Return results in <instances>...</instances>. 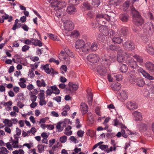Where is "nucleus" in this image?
<instances>
[{
  "instance_id": "obj_1",
  "label": "nucleus",
  "mask_w": 154,
  "mask_h": 154,
  "mask_svg": "<svg viewBox=\"0 0 154 154\" xmlns=\"http://www.w3.org/2000/svg\"><path fill=\"white\" fill-rule=\"evenodd\" d=\"M74 56L73 53L67 47L64 48V51H62L59 54V59L62 61L65 60L66 64H69L70 59L69 57H73Z\"/></svg>"
},
{
  "instance_id": "obj_2",
  "label": "nucleus",
  "mask_w": 154,
  "mask_h": 154,
  "mask_svg": "<svg viewBox=\"0 0 154 154\" xmlns=\"http://www.w3.org/2000/svg\"><path fill=\"white\" fill-rule=\"evenodd\" d=\"M90 42H88L86 44L83 40L79 39L77 40L75 43V46L76 49H82V51L87 53L90 51Z\"/></svg>"
},
{
  "instance_id": "obj_3",
  "label": "nucleus",
  "mask_w": 154,
  "mask_h": 154,
  "mask_svg": "<svg viewBox=\"0 0 154 154\" xmlns=\"http://www.w3.org/2000/svg\"><path fill=\"white\" fill-rule=\"evenodd\" d=\"M51 2V5L52 7H55L56 8L61 9L63 7H65L66 5V3L64 1L61 2V0H48Z\"/></svg>"
},
{
  "instance_id": "obj_4",
  "label": "nucleus",
  "mask_w": 154,
  "mask_h": 154,
  "mask_svg": "<svg viewBox=\"0 0 154 154\" xmlns=\"http://www.w3.org/2000/svg\"><path fill=\"white\" fill-rule=\"evenodd\" d=\"M73 23L69 20L65 21L63 23V27L65 30L68 31L72 30L74 29Z\"/></svg>"
},
{
  "instance_id": "obj_5",
  "label": "nucleus",
  "mask_w": 154,
  "mask_h": 154,
  "mask_svg": "<svg viewBox=\"0 0 154 154\" xmlns=\"http://www.w3.org/2000/svg\"><path fill=\"white\" fill-rule=\"evenodd\" d=\"M87 59L91 63H97L99 61V57L97 54H91L88 55Z\"/></svg>"
},
{
  "instance_id": "obj_6",
  "label": "nucleus",
  "mask_w": 154,
  "mask_h": 154,
  "mask_svg": "<svg viewBox=\"0 0 154 154\" xmlns=\"http://www.w3.org/2000/svg\"><path fill=\"white\" fill-rule=\"evenodd\" d=\"M123 46L125 49L132 51L134 49L135 47L133 42L131 41H128L123 44Z\"/></svg>"
},
{
  "instance_id": "obj_7",
  "label": "nucleus",
  "mask_w": 154,
  "mask_h": 154,
  "mask_svg": "<svg viewBox=\"0 0 154 154\" xmlns=\"http://www.w3.org/2000/svg\"><path fill=\"white\" fill-rule=\"evenodd\" d=\"M98 73L101 76H104L106 75L107 70L105 66L102 65L98 66L96 68Z\"/></svg>"
},
{
  "instance_id": "obj_8",
  "label": "nucleus",
  "mask_w": 154,
  "mask_h": 154,
  "mask_svg": "<svg viewBox=\"0 0 154 154\" xmlns=\"http://www.w3.org/2000/svg\"><path fill=\"white\" fill-rule=\"evenodd\" d=\"M18 120L17 119H13L11 120L6 119L3 122L6 125L9 127H11L13 124H16L18 122Z\"/></svg>"
},
{
  "instance_id": "obj_9",
  "label": "nucleus",
  "mask_w": 154,
  "mask_h": 154,
  "mask_svg": "<svg viewBox=\"0 0 154 154\" xmlns=\"http://www.w3.org/2000/svg\"><path fill=\"white\" fill-rule=\"evenodd\" d=\"M131 13L133 15V19L141 17L139 12L136 10L134 5L132 6L131 7Z\"/></svg>"
},
{
  "instance_id": "obj_10",
  "label": "nucleus",
  "mask_w": 154,
  "mask_h": 154,
  "mask_svg": "<svg viewBox=\"0 0 154 154\" xmlns=\"http://www.w3.org/2000/svg\"><path fill=\"white\" fill-rule=\"evenodd\" d=\"M133 19L134 23L137 26H141L144 22V20L141 16Z\"/></svg>"
},
{
  "instance_id": "obj_11",
  "label": "nucleus",
  "mask_w": 154,
  "mask_h": 154,
  "mask_svg": "<svg viewBox=\"0 0 154 154\" xmlns=\"http://www.w3.org/2000/svg\"><path fill=\"white\" fill-rule=\"evenodd\" d=\"M99 30L104 35L107 36L109 34V29L107 27L105 26L102 25L100 26Z\"/></svg>"
},
{
  "instance_id": "obj_12",
  "label": "nucleus",
  "mask_w": 154,
  "mask_h": 154,
  "mask_svg": "<svg viewBox=\"0 0 154 154\" xmlns=\"http://www.w3.org/2000/svg\"><path fill=\"white\" fill-rule=\"evenodd\" d=\"M69 87L66 88L67 91H69L71 92H72L73 91H76L78 88V85L73 84L72 83L69 82L68 84Z\"/></svg>"
},
{
  "instance_id": "obj_13",
  "label": "nucleus",
  "mask_w": 154,
  "mask_h": 154,
  "mask_svg": "<svg viewBox=\"0 0 154 154\" xmlns=\"http://www.w3.org/2000/svg\"><path fill=\"white\" fill-rule=\"evenodd\" d=\"M126 105L127 108L130 110H134L138 107V105L137 104L131 101L128 102Z\"/></svg>"
},
{
  "instance_id": "obj_14",
  "label": "nucleus",
  "mask_w": 154,
  "mask_h": 154,
  "mask_svg": "<svg viewBox=\"0 0 154 154\" xmlns=\"http://www.w3.org/2000/svg\"><path fill=\"white\" fill-rule=\"evenodd\" d=\"M132 115L135 118V120L136 121H141L142 120L141 113L138 111H135L133 112Z\"/></svg>"
},
{
  "instance_id": "obj_15",
  "label": "nucleus",
  "mask_w": 154,
  "mask_h": 154,
  "mask_svg": "<svg viewBox=\"0 0 154 154\" xmlns=\"http://www.w3.org/2000/svg\"><path fill=\"white\" fill-rule=\"evenodd\" d=\"M87 91V98L88 100V103L89 105H91L92 104L93 94L89 89H88Z\"/></svg>"
},
{
  "instance_id": "obj_16",
  "label": "nucleus",
  "mask_w": 154,
  "mask_h": 154,
  "mask_svg": "<svg viewBox=\"0 0 154 154\" xmlns=\"http://www.w3.org/2000/svg\"><path fill=\"white\" fill-rule=\"evenodd\" d=\"M139 72L142 74L143 76L145 78L150 80H154V78L152 76H151L143 69H139Z\"/></svg>"
},
{
  "instance_id": "obj_17",
  "label": "nucleus",
  "mask_w": 154,
  "mask_h": 154,
  "mask_svg": "<svg viewBox=\"0 0 154 154\" xmlns=\"http://www.w3.org/2000/svg\"><path fill=\"white\" fill-rule=\"evenodd\" d=\"M118 54L126 58H128L131 56V54L127 53V52L124 51L120 48L118 51Z\"/></svg>"
},
{
  "instance_id": "obj_18",
  "label": "nucleus",
  "mask_w": 154,
  "mask_h": 154,
  "mask_svg": "<svg viewBox=\"0 0 154 154\" xmlns=\"http://www.w3.org/2000/svg\"><path fill=\"white\" fill-rule=\"evenodd\" d=\"M135 82L137 85L139 87H143L145 83L144 80L141 78H138L136 79Z\"/></svg>"
},
{
  "instance_id": "obj_19",
  "label": "nucleus",
  "mask_w": 154,
  "mask_h": 154,
  "mask_svg": "<svg viewBox=\"0 0 154 154\" xmlns=\"http://www.w3.org/2000/svg\"><path fill=\"white\" fill-rule=\"evenodd\" d=\"M119 96L121 100L122 101H125L128 97V94L126 91L122 90L119 92Z\"/></svg>"
},
{
  "instance_id": "obj_20",
  "label": "nucleus",
  "mask_w": 154,
  "mask_h": 154,
  "mask_svg": "<svg viewBox=\"0 0 154 154\" xmlns=\"http://www.w3.org/2000/svg\"><path fill=\"white\" fill-rule=\"evenodd\" d=\"M145 67L146 68L151 72L154 71V65L151 62H148L145 64Z\"/></svg>"
},
{
  "instance_id": "obj_21",
  "label": "nucleus",
  "mask_w": 154,
  "mask_h": 154,
  "mask_svg": "<svg viewBox=\"0 0 154 154\" xmlns=\"http://www.w3.org/2000/svg\"><path fill=\"white\" fill-rule=\"evenodd\" d=\"M76 11V8L73 6H69L67 7L66 11L69 14H74Z\"/></svg>"
},
{
  "instance_id": "obj_22",
  "label": "nucleus",
  "mask_w": 154,
  "mask_h": 154,
  "mask_svg": "<svg viewBox=\"0 0 154 154\" xmlns=\"http://www.w3.org/2000/svg\"><path fill=\"white\" fill-rule=\"evenodd\" d=\"M81 108L82 112L83 114H84L88 112V106L87 104L85 103H82L81 105Z\"/></svg>"
},
{
  "instance_id": "obj_23",
  "label": "nucleus",
  "mask_w": 154,
  "mask_h": 154,
  "mask_svg": "<svg viewBox=\"0 0 154 154\" xmlns=\"http://www.w3.org/2000/svg\"><path fill=\"white\" fill-rule=\"evenodd\" d=\"M128 66L133 68H136L138 66L136 62L134 59H131L128 61Z\"/></svg>"
},
{
  "instance_id": "obj_24",
  "label": "nucleus",
  "mask_w": 154,
  "mask_h": 154,
  "mask_svg": "<svg viewBox=\"0 0 154 154\" xmlns=\"http://www.w3.org/2000/svg\"><path fill=\"white\" fill-rule=\"evenodd\" d=\"M137 126L141 131H145L147 129V126L143 123H140L137 125Z\"/></svg>"
},
{
  "instance_id": "obj_25",
  "label": "nucleus",
  "mask_w": 154,
  "mask_h": 154,
  "mask_svg": "<svg viewBox=\"0 0 154 154\" xmlns=\"http://www.w3.org/2000/svg\"><path fill=\"white\" fill-rule=\"evenodd\" d=\"M129 17V15L126 14H121L119 16L120 19L123 22H127Z\"/></svg>"
},
{
  "instance_id": "obj_26",
  "label": "nucleus",
  "mask_w": 154,
  "mask_h": 154,
  "mask_svg": "<svg viewBox=\"0 0 154 154\" xmlns=\"http://www.w3.org/2000/svg\"><path fill=\"white\" fill-rule=\"evenodd\" d=\"M120 47L119 45H110L108 47V49L112 51H118Z\"/></svg>"
},
{
  "instance_id": "obj_27",
  "label": "nucleus",
  "mask_w": 154,
  "mask_h": 154,
  "mask_svg": "<svg viewBox=\"0 0 154 154\" xmlns=\"http://www.w3.org/2000/svg\"><path fill=\"white\" fill-rule=\"evenodd\" d=\"M119 32L120 35L125 36L128 34V28L126 27H123L119 30Z\"/></svg>"
},
{
  "instance_id": "obj_28",
  "label": "nucleus",
  "mask_w": 154,
  "mask_h": 154,
  "mask_svg": "<svg viewBox=\"0 0 154 154\" xmlns=\"http://www.w3.org/2000/svg\"><path fill=\"white\" fill-rule=\"evenodd\" d=\"M36 83L37 86L38 87H45L46 86V83L43 79L37 80Z\"/></svg>"
},
{
  "instance_id": "obj_29",
  "label": "nucleus",
  "mask_w": 154,
  "mask_h": 154,
  "mask_svg": "<svg viewBox=\"0 0 154 154\" xmlns=\"http://www.w3.org/2000/svg\"><path fill=\"white\" fill-rule=\"evenodd\" d=\"M122 39L119 37L114 36L112 38V41L114 42H115L118 44H120L122 42Z\"/></svg>"
},
{
  "instance_id": "obj_30",
  "label": "nucleus",
  "mask_w": 154,
  "mask_h": 154,
  "mask_svg": "<svg viewBox=\"0 0 154 154\" xmlns=\"http://www.w3.org/2000/svg\"><path fill=\"white\" fill-rule=\"evenodd\" d=\"M128 69L126 65L123 64H121L119 68L120 71L122 73L126 72Z\"/></svg>"
},
{
  "instance_id": "obj_31",
  "label": "nucleus",
  "mask_w": 154,
  "mask_h": 154,
  "mask_svg": "<svg viewBox=\"0 0 154 154\" xmlns=\"http://www.w3.org/2000/svg\"><path fill=\"white\" fill-rule=\"evenodd\" d=\"M90 45V50H91V51H96L98 48V45L95 42L93 43L92 44Z\"/></svg>"
},
{
  "instance_id": "obj_32",
  "label": "nucleus",
  "mask_w": 154,
  "mask_h": 154,
  "mask_svg": "<svg viewBox=\"0 0 154 154\" xmlns=\"http://www.w3.org/2000/svg\"><path fill=\"white\" fill-rule=\"evenodd\" d=\"M101 63L108 66L110 64L111 61L109 59L104 57L102 59Z\"/></svg>"
},
{
  "instance_id": "obj_33",
  "label": "nucleus",
  "mask_w": 154,
  "mask_h": 154,
  "mask_svg": "<svg viewBox=\"0 0 154 154\" xmlns=\"http://www.w3.org/2000/svg\"><path fill=\"white\" fill-rule=\"evenodd\" d=\"M127 75L130 77L129 79L131 82L132 84H134L136 80V76L134 74H132L130 72H128L127 73Z\"/></svg>"
},
{
  "instance_id": "obj_34",
  "label": "nucleus",
  "mask_w": 154,
  "mask_h": 154,
  "mask_svg": "<svg viewBox=\"0 0 154 154\" xmlns=\"http://www.w3.org/2000/svg\"><path fill=\"white\" fill-rule=\"evenodd\" d=\"M147 52L150 54L153 55L154 54V49L150 45H147L146 47Z\"/></svg>"
},
{
  "instance_id": "obj_35",
  "label": "nucleus",
  "mask_w": 154,
  "mask_h": 154,
  "mask_svg": "<svg viewBox=\"0 0 154 154\" xmlns=\"http://www.w3.org/2000/svg\"><path fill=\"white\" fill-rule=\"evenodd\" d=\"M32 44H33V45H34L38 46L39 47H41L42 46V43L39 40L32 38Z\"/></svg>"
},
{
  "instance_id": "obj_36",
  "label": "nucleus",
  "mask_w": 154,
  "mask_h": 154,
  "mask_svg": "<svg viewBox=\"0 0 154 154\" xmlns=\"http://www.w3.org/2000/svg\"><path fill=\"white\" fill-rule=\"evenodd\" d=\"M100 3V0H92V5L94 7H97Z\"/></svg>"
},
{
  "instance_id": "obj_37",
  "label": "nucleus",
  "mask_w": 154,
  "mask_h": 154,
  "mask_svg": "<svg viewBox=\"0 0 154 154\" xmlns=\"http://www.w3.org/2000/svg\"><path fill=\"white\" fill-rule=\"evenodd\" d=\"M106 17H107V15H103L101 14H98L97 15L96 17L97 19L99 21L102 19H106Z\"/></svg>"
},
{
  "instance_id": "obj_38",
  "label": "nucleus",
  "mask_w": 154,
  "mask_h": 154,
  "mask_svg": "<svg viewBox=\"0 0 154 154\" xmlns=\"http://www.w3.org/2000/svg\"><path fill=\"white\" fill-rule=\"evenodd\" d=\"M0 154H7L9 151L5 147H2L0 148Z\"/></svg>"
},
{
  "instance_id": "obj_39",
  "label": "nucleus",
  "mask_w": 154,
  "mask_h": 154,
  "mask_svg": "<svg viewBox=\"0 0 154 154\" xmlns=\"http://www.w3.org/2000/svg\"><path fill=\"white\" fill-rule=\"evenodd\" d=\"M109 20H110V18L109 17L107 16V17H106V19H102L99 20V21L100 24H105L106 21H109Z\"/></svg>"
},
{
  "instance_id": "obj_40",
  "label": "nucleus",
  "mask_w": 154,
  "mask_h": 154,
  "mask_svg": "<svg viewBox=\"0 0 154 154\" xmlns=\"http://www.w3.org/2000/svg\"><path fill=\"white\" fill-rule=\"evenodd\" d=\"M148 26V29H149L152 32H154V26L152 23H149Z\"/></svg>"
},
{
  "instance_id": "obj_41",
  "label": "nucleus",
  "mask_w": 154,
  "mask_h": 154,
  "mask_svg": "<svg viewBox=\"0 0 154 154\" xmlns=\"http://www.w3.org/2000/svg\"><path fill=\"white\" fill-rule=\"evenodd\" d=\"M112 88L114 91H117L121 88V85L120 84L117 83Z\"/></svg>"
},
{
  "instance_id": "obj_42",
  "label": "nucleus",
  "mask_w": 154,
  "mask_h": 154,
  "mask_svg": "<svg viewBox=\"0 0 154 154\" xmlns=\"http://www.w3.org/2000/svg\"><path fill=\"white\" fill-rule=\"evenodd\" d=\"M57 12L55 14V15L58 17H60L61 16H63L64 15L61 12V9L58 8Z\"/></svg>"
},
{
  "instance_id": "obj_43",
  "label": "nucleus",
  "mask_w": 154,
  "mask_h": 154,
  "mask_svg": "<svg viewBox=\"0 0 154 154\" xmlns=\"http://www.w3.org/2000/svg\"><path fill=\"white\" fill-rule=\"evenodd\" d=\"M68 3L72 5H75L79 3V0H68Z\"/></svg>"
},
{
  "instance_id": "obj_44",
  "label": "nucleus",
  "mask_w": 154,
  "mask_h": 154,
  "mask_svg": "<svg viewBox=\"0 0 154 154\" xmlns=\"http://www.w3.org/2000/svg\"><path fill=\"white\" fill-rule=\"evenodd\" d=\"M134 57L135 58L137 62H139L140 63H142L143 62V59L140 56L136 55L134 56Z\"/></svg>"
},
{
  "instance_id": "obj_45",
  "label": "nucleus",
  "mask_w": 154,
  "mask_h": 154,
  "mask_svg": "<svg viewBox=\"0 0 154 154\" xmlns=\"http://www.w3.org/2000/svg\"><path fill=\"white\" fill-rule=\"evenodd\" d=\"M44 146L42 144H39L38 145L37 147L39 153H42L44 151Z\"/></svg>"
},
{
  "instance_id": "obj_46",
  "label": "nucleus",
  "mask_w": 154,
  "mask_h": 154,
  "mask_svg": "<svg viewBox=\"0 0 154 154\" xmlns=\"http://www.w3.org/2000/svg\"><path fill=\"white\" fill-rule=\"evenodd\" d=\"M125 57L119 55H117L118 61L119 62H122L125 60Z\"/></svg>"
},
{
  "instance_id": "obj_47",
  "label": "nucleus",
  "mask_w": 154,
  "mask_h": 154,
  "mask_svg": "<svg viewBox=\"0 0 154 154\" xmlns=\"http://www.w3.org/2000/svg\"><path fill=\"white\" fill-rule=\"evenodd\" d=\"M83 6L88 10H91L92 8L89 3L88 2H84L83 4Z\"/></svg>"
},
{
  "instance_id": "obj_48",
  "label": "nucleus",
  "mask_w": 154,
  "mask_h": 154,
  "mask_svg": "<svg viewBox=\"0 0 154 154\" xmlns=\"http://www.w3.org/2000/svg\"><path fill=\"white\" fill-rule=\"evenodd\" d=\"M48 36L52 39L54 40H56L57 37L55 35H53L51 33L48 34Z\"/></svg>"
},
{
  "instance_id": "obj_49",
  "label": "nucleus",
  "mask_w": 154,
  "mask_h": 154,
  "mask_svg": "<svg viewBox=\"0 0 154 154\" xmlns=\"http://www.w3.org/2000/svg\"><path fill=\"white\" fill-rule=\"evenodd\" d=\"M60 69L62 73H64L66 72L67 71V66L65 65H63L61 66L60 68Z\"/></svg>"
},
{
  "instance_id": "obj_50",
  "label": "nucleus",
  "mask_w": 154,
  "mask_h": 154,
  "mask_svg": "<svg viewBox=\"0 0 154 154\" xmlns=\"http://www.w3.org/2000/svg\"><path fill=\"white\" fill-rule=\"evenodd\" d=\"M97 38L98 40L101 42L103 41L104 39L103 36L100 34H99L98 35H97Z\"/></svg>"
},
{
  "instance_id": "obj_51",
  "label": "nucleus",
  "mask_w": 154,
  "mask_h": 154,
  "mask_svg": "<svg viewBox=\"0 0 154 154\" xmlns=\"http://www.w3.org/2000/svg\"><path fill=\"white\" fill-rule=\"evenodd\" d=\"M67 137L66 136H63L60 138V140L61 143H64L67 140Z\"/></svg>"
},
{
  "instance_id": "obj_52",
  "label": "nucleus",
  "mask_w": 154,
  "mask_h": 154,
  "mask_svg": "<svg viewBox=\"0 0 154 154\" xmlns=\"http://www.w3.org/2000/svg\"><path fill=\"white\" fill-rule=\"evenodd\" d=\"M87 15L89 18H91L94 17V13L92 11H89Z\"/></svg>"
},
{
  "instance_id": "obj_53",
  "label": "nucleus",
  "mask_w": 154,
  "mask_h": 154,
  "mask_svg": "<svg viewBox=\"0 0 154 154\" xmlns=\"http://www.w3.org/2000/svg\"><path fill=\"white\" fill-rule=\"evenodd\" d=\"M45 72L47 74H50L51 72L52 74H54L55 73V71L52 68H51V69L49 68L47 69V70L45 71Z\"/></svg>"
},
{
  "instance_id": "obj_54",
  "label": "nucleus",
  "mask_w": 154,
  "mask_h": 154,
  "mask_svg": "<svg viewBox=\"0 0 154 154\" xmlns=\"http://www.w3.org/2000/svg\"><path fill=\"white\" fill-rule=\"evenodd\" d=\"M40 100H45V94L44 92H41L38 95Z\"/></svg>"
},
{
  "instance_id": "obj_55",
  "label": "nucleus",
  "mask_w": 154,
  "mask_h": 154,
  "mask_svg": "<svg viewBox=\"0 0 154 154\" xmlns=\"http://www.w3.org/2000/svg\"><path fill=\"white\" fill-rule=\"evenodd\" d=\"M115 77L116 80L117 81H120L122 80V75L120 74L116 75L115 76Z\"/></svg>"
},
{
  "instance_id": "obj_56",
  "label": "nucleus",
  "mask_w": 154,
  "mask_h": 154,
  "mask_svg": "<svg viewBox=\"0 0 154 154\" xmlns=\"http://www.w3.org/2000/svg\"><path fill=\"white\" fill-rule=\"evenodd\" d=\"M131 2L128 0V1L125 2L124 5V7L126 8H128L129 7L130 5L131 4Z\"/></svg>"
},
{
  "instance_id": "obj_57",
  "label": "nucleus",
  "mask_w": 154,
  "mask_h": 154,
  "mask_svg": "<svg viewBox=\"0 0 154 154\" xmlns=\"http://www.w3.org/2000/svg\"><path fill=\"white\" fill-rule=\"evenodd\" d=\"M19 20L17 19H16L15 20L14 23V25L12 28V29L13 30H15L16 29H17V25L18 23V22H19Z\"/></svg>"
},
{
  "instance_id": "obj_58",
  "label": "nucleus",
  "mask_w": 154,
  "mask_h": 154,
  "mask_svg": "<svg viewBox=\"0 0 154 154\" xmlns=\"http://www.w3.org/2000/svg\"><path fill=\"white\" fill-rule=\"evenodd\" d=\"M29 48V46L27 45H25L22 47V50L23 52H25L26 51L28 50Z\"/></svg>"
},
{
  "instance_id": "obj_59",
  "label": "nucleus",
  "mask_w": 154,
  "mask_h": 154,
  "mask_svg": "<svg viewBox=\"0 0 154 154\" xmlns=\"http://www.w3.org/2000/svg\"><path fill=\"white\" fill-rule=\"evenodd\" d=\"M12 104V102L11 101H9L7 102H5L3 104L5 106H7L8 108H9V107L11 106Z\"/></svg>"
},
{
  "instance_id": "obj_60",
  "label": "nucleus",
  "mask_w": 154,
  "mask_h": 154,
  "mask_svg": "<svg viewBox=\"0 0 154 154\" xmlns=\"http://www.w3.org/2000/svg\"><path fill=\"white\" fill-rule=\"evenodd\" d=\"M28 75L29 76V77L32 79L35 76V74L33 72V70H30L29 72Z\"/></svg>"
},
{
  "instance_id": "obj_61",
  "label": "nucleus",
  "mask_w": 154,
  "mask_h": 154,
  "mask_svg": "<svg viewBox=\"0 0 154 154\" xmlns=\"http://www.w3.org/2000/svg\"><path fill=\"white\" fill-rule=\"evenodd\" d=\"M26 45H30L32 43V38H31V40L29 39H26L23 42Z\"/></svg>"
},
{
  "instance_id": "obj_62",
  "label": "nucleus",
  "mask_w": 154,
  "mask_h": 154,
  "mask_svg": "<svg viewBox=\"0 0 154 154\" xmlns=\"http://www.w3.org/2000/svg\"><path fill=\"white\" fill-rule=\"evenodd\" d=\"M6 145L7 147L9 150H13L12 147L11 146L10 142H8L7 143Z\"/></svg>"
},
{
  "instance_id": "obj_63",
  "label": "nucleus",
  "mask_w": 154,
  "mask_h": 154,
  "mask_svg": "<svg viewBox=\"0 0 154 154\" xmlns=\"http://www.w3.org/2000/svg\"><path fill=\"white\" fill-rule=\"evenodd\" d=\"M61 97L60 96H58L53 98V100H56L57 102L59 103L61 102Z\"/></svg>"
},
{
  "instance_id": "obj_64",
  "label": "nucleus",
  "mask_w": 154,
  "mask_h": 154,
  "mask_svg": "<svg viewBox=\"0 0 154 154\" xmlns=\"http://www.w3.org/2000/svg\"><path fill=\"white\" fill-rule=\"evenodd\" d=\"M69 139L75 143H76L79 142V141L77 140L73 136H71L70 137Z\"/></svg>"
}]
</instances>
